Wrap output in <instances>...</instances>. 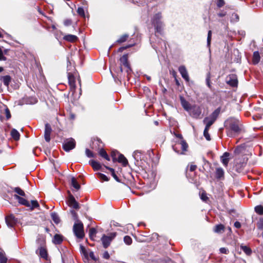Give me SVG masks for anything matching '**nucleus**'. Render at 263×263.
I'll use <instances>...</instances> for the list:
<instances>
[{"label": "nucleus", "instance_id": "1a4fd4ad", "mask_svg": "<svg viewBox=\"0 0 263 263\" xmlns=\"http://www.w3.org/2000/svg\"><path fill=\"white\" fill-rule=\"evenodd\" d=\"M226 82L228 84L232 87L237 86L238 81L236 75L235 74H229L226 78Z\"/></svg>", "mask_w": 263, "mask_h": 263}, {"label": "nucleus", "instance_id": "a18cd8bd", "mask_svg": "<svg viewBox=\"0 0 263 263\" xmlns=\"http://www.w3.org/2000/svg\"><path fill=\"white\" fill-rule=\"evenodd\" d=\"M209 130V129H208L207 128H205L204 132H203V135H204V136L205 137V139L207 140L210 141L211 140V138H210V134H209V132H208Z\"/></svg>", "mask_w": 263, "mask_h": 263}, {"label": "nucleus", "instance_id": "39448f33", "mask_svg": "<svg viewBox=\"0 0 263 263\" xmlns=\"http://www.w3.org/2000/svg\"><path fill=\"white\" fill-rule=\"evenodd\" d=\"M73 231L77 238L82 239L84 237L83 224L81 222L74 224Z\"/></svg>", "mask_w": 263, "mask_h": 263}, {"label": "nucleus", "instance_id": "e433bc0d", "mask_svg": "<svg viewBox=\"0 0 263 263\" xmlns=\"http://www.w3.org/2000/svg\"><path fill=\"white\" fill-rule=\"evenodd\" d=\"M211 38H212V31L209 30L208 31V37H207V46L209 48H210V47ZM209 51H210V52H211L210 48H209Z\"/></svg>", "mask_w": 263, "mask_h": 263}, {"label": "nucleus", "instance_id": "412c9836", "mask_svg": "<svg viewBox=\"0 0 263 263\" xmlns=\"http://www.w3.org/2000/svg\"><path fill=\"white\" fill-rule=\"evenodd\" d=\"M180 100L181 105L183 108L185 110L189 111L192 107L190 105V104L182 97H181Z\"/></svg>", "mask_w": 263, "mask_h": 263}, {"label": "nucleus", "instance_id": "9b49d317", "mask_svg": "<svg viewBox=\"0 0 263 263\" xmlns=\"http://www.w3.org/2000/svg\"><path fill=\"white\" fill-rule=\"evenodd\" d=\"M68 205L73 209H79L80 208L79 204L78 202L76 201L74 197L70 195L67 200Z\"/></svg>", "mask_w": 263, "mask_h": 263}, {"label": "nucleus", "instance_id": "a19ab883", "mask_svg": "<svg viewBox=\"0 0 263 263\" xmlns=\"http://www.w3.org/2000/svg\"><path fill=\"white\" fill-rule=\"evenodd\" d=\"M128 34H124L123 35H122L117 41V42L118 43H123V42H124L125 41H126L127 39L128 38Z\"/></svg>", "mask_w": 263, "mask_h": 263}, {"label": "nucleus", "instance_id": "680f3d73", "mask_svg": "<svg viewBox=\"0 0 263 263\" xmlns=\"http://www.w3.org/2000/svg\"><path fill=\"white\" fill-rule=\"evenodd\" d=\"M218 2L217 6L219 7H221L224 5V3L223 0H218Z\"/></svg>", "mask_w": 263, "mask_h": 263}, {"label": "nucleus", "instance_id": "5701e85b", "mask_svg": "<svg viewBox=\"0 0 263 263\" xmlns=\"http://www.w3.org/2000/svg\"><path fill=\"white\" fill-rule=\"evenodd\" d=\"M203 122L204 124H205V128L209 129L211 126L214 123L215 121L208 117L204 119Z\"/></svg>", "mask_w": 263, "mask_h": 263}, {"label": "nucleus", "instance_id": "c756f323", "mask_svg": "<svg viewBox=\"0 0 263 263\" xmlns=\"http://www.w3.org/2000/svg\"><path fill=\"white\" fill-rule=\"evenodd\" d=\"M71 185L77 191L79 190L80 188V185L74 177H72L71 179Z\"/></svg>", "mask_w": 263, "mask_h": 263}, {"label": "nucleus", "instance_id": "f8f14e48", "mask_svg": "<svg viewBox=\"0 0 263 263\" xmlns=\"http://www.w3.org/2000/svg\"><path fill=\"white\" fill-rule=\"evenodd\" d=\"M189 111L190 112L191 115L195 118H198L201 113L200 108L196 106L192 107Z\"/></svg>", "mask_w": 263, "mask_h": 263}, {"label": "nucleus", "instance_id": "aec40b11", "mask_svg": "<svg viewBox=\"0 0 263 263\" xmlns=\"http://www.w3.org/2000/svg\"><path fill=\"white\" fill-rule=\"evenodd\" d=\"M224 170L221 167H217L216 169V177L218 179H223L224 178Z\"/></svg>", "mask_w": 263, "mask_h": 263}, {"label": "nucleus", "instance_id": "5fc2aeb1", "mask_svg": "<svg viewBox=\"0 0 263 263\" xmlns=\"http://www.w3.org/2000/svg\"><path fill=\"white\" fill-rule=\"evenodd\" d=\"M206 82L209 88H211V84H210V73H208L206 79Z\"/></svg>", "mask_w": 263, "mask_h": 263}, {"label": "nucleus", "instance_id": "dca6fc26", "mask_svg": "<svg viewBox=\"0 0 263 263\" xmlns=\"http://www.w3.org/2000/svg\"><path fill=\"white\" fill-rule=\"evenodd\" d=\"M230 154L229 153L225 152L220 157L221 161L225 167H227L228 165L230 160Z\"/></svg>", "mask_w": 263, "mask_h": 263}, {"label": "nucleus", "instance_id": "f257e3e1", "mask_svg": "<svg viewBox=\"0 0 263 263\" xmlns=\"http://www.w3.org/2000/svg\"><path fill=\"white\" fill-rule=\"evenodd\" d=\"M227 135L231 138L238 136L242 130V126L239 121L233 118L228 119L224 122Z\"/></svg>", "mask_w": 263, "mask_h": 263}, {"label": "nucleus", "instance_id": "72a5a7b5", "mask_svg": "<svg viewBox=\"0 0 263 263\" xmlns=\"http://www.w3.org/2000/svg\"><path fill=\"white\" fill-rule=\"evenodd\" d=\"M224 227L222 224H217L215 227L214 232L216 233H221L224 231Z\"/></svg>", "mask_w": 263, "mask_h": 263}, {"label": "nucleus", "instance_id": "4be33fe9", "mask_svg": "<svg viewBox=\"0 0 263 263\" xmlns=\"http://www.w3.org/2000/svg\"><path fill=\"white\" fill-rule=\"evenodd\" d=\"M63 236L59 234H55L52 240L53 243L55 245H59L63 241Z\"/></svg>", "mask_w": 263, "mask_h": 263}, {"label": "nucleus", "instance_id": "2eb2a0df", "mask_svg": "<svg viewBox=\"0 0 263 263\" xmlns=\"http://www.w3.org/2000/svg\"><path fill=\"white\" fill-rule=\"evenodd\" d=\"M36 253H39L40 256L46 260H48V255L47 253V251L46 249L43 247H41L39 248V249L36 251Z\"/></svg>", "mask_w": 263, "mask_h": 263}, {"label": "nucleus", "instance_id": "6e6d98bb", "mask_svg": "<svg viewBox=\"0 0 263 263\" xmlns=\"http://www.w3.org/2000/svg\"><path fill=\"white\" fill-rule=\"evenodd\" d=\"M200 198L204 201H206V200L208 199V198L206 196V194L205 193H202L201 194Z\"/></svg>", "mask_w": 263, "mask_h": 263}, {"label": "nucleus", "instance_id": "423d86ee", "mask_svg": "<svg viewBox=\"0 0 263 263\" xmlns=\"http://www.w3.org/2000/svg\"><path fill=\"white\" fill-rule=\"evenodd\" d=\"M116 236V233H111L108 235L104 234L102 238L101 241L103 246L104 248H107L110 245L111 241L115 238Z\"/></svg>", "mask_w": 263, "mask_h": 263}, {"label": "nucleus", "instance_id": "4d7b16f0", "mask_svg": "<svg viewBox=\"0 0 263 263\" xmlns=\"http://www.w3.org/2000/svg\"><path fill=\"white\" fill-rule=\"evenodd\" d=\"M71 20L70 19H67L66 20L64 21V24L65 26H69L71 24Z\"/></svg>", "mask_w": 263, "mask_h": 263}, {"label": "nucleus", "instance_id": "13d9d810", "mask_svg": "<svg viewBox=\"0 0 263 263\" xmlns=\"http://www.w3.org/2000/svg\"><path fill=\"white\" fill-rule=\"evenodd\" d=\"M6 58L3 55L2 50L0 48V61H5V60H6Z\"/></svg>", "mask_w": 263, "mask_h": 263}, {"label": "nucleus", "instance_id": "bb28decb", "mask_svg": "<svg viewBox=\"0 0 263 263\" xmlns=\"http://www.w3.org/2000/svg\"><path fill=\"white\" fill-rule=\"evenodd\" d=\"M11 189L13 192H14L16 193L15 195H17L18 196L20 195L22 197L25 196V192L20 187H11Z\"/></svg>", "mask_w": 263, "mask_h": 263}, {"label": "nucleus", "instance_id": "cd10ccee", "mask_svg": "<svg viewBox=\"0 0 263 263\" xmlns=\"http://www.w3.org/2000/svg\"><path fill=\"white\" fill-rule=\"evenodd\" d=\"M220 111V108H218L214 110V112H213L211 115H210L208 117L212 119V120L216 121V119L217 118L219 113Z\"/></svg>", "mask_w": 263, "mask_h": 263}, {"label": "nucleus", "instance_id": "a878e982", "mask_svg": "<svg viewBox=\"0 0 263 263\" xmlns=\"http://www.w3.org/2000/svg\"><path fill=\"white\" fill-rule=\"evenodd\" d=\"M0 80L3 81L4 84L6 86L8 87L10 84L11 78L10 76L7 75V76L2 77L0 79Z\"/></svg>", "mask_w": 263, "mask_h": 263}, {"label": "nucleus", "instance_id": "3c124183", "mask_svg": "<svg viewBox=\"0 0 263 263\" xmlns=\"http://www.w3.org/2000/svg\"><path fill=\"white\" fill-rule=\"evenodd\" d=\"M85 153L86 156L89 158H92L95 157L93 153L88 148L86 149Z\"/></svg>", "mask_w": 263, "mask_h": 263}, {"label": "nucleus", "instance_id": "7c9ffc66", "mask_svg": "<svg viewBox=\"0 0 263 263\" xmlns=\"http://www.w3.org/2000/svg\"><path fill=\"white\" fill-rule=\"evenodd\" d=\"M29 206L27 207L29 208L31 211L33 210L35 208H37L40 206L37 200H31V202H29Z\"/></svg>", "mask_w": 263, "mask_h": 263}, {"label": "nucleus", "instance_id": "bf43d9fd", "mask_svg": "<svg viewBox=\"0 0 263 263\" xmlns=\"http://www.w3.org/2000/svg\"><path fill=\"white\" fill-rule=\"evenodd\" d=\"M6 116L7 119H9L11 117V114L10 111L8 108L5 109Z\"/></svg>", "mask_w": 263, "mask_h": 263}, {"label": "nucleus", "instance_id": "774afa93", "mask_svg": "<svg viewBox=\"0 0 263 263\" xmlns=\"http://www.w3.org/2000/svg\"><path fill=\"white\" fill-rule=\"evenodd\" d=\"M196 167H197L196 165H191L190 166V170L191 171L193 172V171H195L196 170Z\"/></svg>", "mask_w": 263, "mask_h": 263}, {"label": "nucleus", "instance_id": "603ef678", "mask_svg": "<svg viewBox=\"0 0 263 263\" xmlns=\"http://www.w3.org/2000/svg\"><path fill=\"white\" fill-rule=\"evenodd\" d=\"M88 257H89L93 260H97V259L95 257L94 253L92 251H90L88 253Z\"/></svg>", "mask_w": 263, "mask_h": 263}, {"label": "nucleus", "instance_id": "f3484780", "mask_svg": "<svg viewBox=\"0 0 263 263\" xmlns=\"http://www.w3.org/2000/svg\"><path fill=\"white\" fill-rule=\"evenodd\" d=\"M68 82L70 86L74 88L76 87V81L74 76L72 72H68Z\"/></svg>", "mask_w": 263, "mask_h": 263}, {"label": "nucleus", "instance_id": "6ab92c4d", "mask_svg": "<svg viewBox=\"0 0 263 263\" xmlns=\"http://www.w3.org/2000/svg\"><path fill=\"white\" fill-rule=\"evenodd\" d=\"M22 101L23 103L26 104H34L37 102V100L36 98L31 97L23 98Z\"/></svg>", "mask_w": 263, "mask_h": 263}, {"label": "nucleus", "instance_id": "c03bdc74", "mask_svg": "<svg viewBox=\"0 0 263 263\" xmlns=\"http://www.w3.org/2000/svg\"><path fill=\"white\" fill-rule=\"evenodd\" d=\"M97 233V230L94 228H91L89 230V235L91 238H92L93 237H95L96 236V234Z\"/></svg>", "mask_w": 263, "mask_h": 263}, {"label": "nucleus", "instance_id": "f704fd0d", "mask_svg": "<svg viewBox=\"0 0 263 263\" xmlns=\"http://www.w3.org/2000/svg\"><path fill=\"white\" fill-rule=\"evenodd\" d=\"M99 153V155L101 157H102L103 158H104L106 160H107L108 161H109L110 160L108 155H107V154L106 153V152H105V151L104 149H101L100 150Z\"/></svg>", "mask_w": 263, "mask_h": 263}, {"label": "nucleus", "instance_id": "7ed1b4c3", "mask_svg": "<svg viewBox=\"0 0 263 263\" xmlns=\"http://www.w3.org/2000/svg\"><path fill=\"white\" fill-rule=\"evenodd\" d=\"M173 148L176 153L183 154L184 152L187 151L188 144L184 140L182 139L177 142L175 145L173 146Z\"/></svg>", "mask_w": 263, "mask_h": 263}, {"label": "nucleus", "instance_id": "a211bd4d", "mask_svg": "<svg viewBox=\"0 0 263 263\" xmlns=\"http://www.w3.org/2000/svg\"><path fill=\"white\" fill-rule=\"evenodd\" d=\"M14 198L17 200L18 203L22 205L26 206H29V202L25 198L18 196L17 195H14Z\"/></svg>", "mask_w": 263, "mask_h": 263}, {"label": "nucleus", "instance_id": "c85d7f7f", "mask_svg": "<svg viewBox=\"0 0 263 263\" xmlns=\"http://www.w3.org/2000/svg\"><path fill=\"white\" fill-rule=\"evenodd\" d=\"M260 57L259 52L258 51H255L253 53V60H252L253 63L255 65L258 64L260 61Z\"/></svg>", "mask_w": 263, "mask_h": 263}, {"label": "nucleus", "instance_id": "0eeeda50", "mask_svg": "<svg viewBox=\"0 0 263 263\" xmlns=\"http://www.w3.org/2000/svg\"><path fill=\"white\" fill-rule=\"evenodd\" d=\"M121 62V67H120V71L122 72L123 71V66H124L126 69V71L127 74H128L132 70L131 68L129 67V65L128 63V55L127 54H124L120 59Z\"/></svg>", "mask_w": 263, "mask_h": 263}, {"label": "nucleus", "instance_id": "864d4df0", "mask_svg": "<svg viewBox=\"0 0 263 263\" xmlns=\"http://www.w3.org/2000/svg\"><path fill=\"white\" fill-rule=\"evenodd\" d=\"M219 251L221 253L227 254L229 253V250L226 248H221L219 249Z\"/></svg>", "mask_w": 263, "mask_h": 263}, {"label": "nucleus", "instance_id": "4c0bfd02", "mask_svg": "<svg viewBox=\"0 0 263 263\" xmlns=\"http://www.w3.org/2000/svg\"><path fill=\"white\" fill-rule=\"evenodd\" d=\"M255 211L256 213L259 215L263 214V206L262 205H257L255 207Z\"/></svg>", "mask_w": 263, "mask_h": 263}, {"label": "nucleus", "instance_id": "393cba45", "mask_svg": "<svg viewBox=\"0 0 263 263\" xmlns=\"http://www.w3.org/2000/svg\"><path fill=\"white\" fill-rule=\"evenodd\" d=\"M89 163L95 171L99 170L101 168V165L100 163L95 160H90Z\"/></svg>", "mask_w": 263, "mask_h": 263}, {"label": "nucleus", "instance_id": "0e129e2a", "mask_svg": "<svg viewBox=\"0 0 263 263\" xmlns=\"http://www.w3.org/2000/svg\"><path fill=\"white\" fill-rule=\"evenodd\" d=\"M258 227L260 229H263V219H260L258 223Z\"/></svg>", "mask_w": 263, "mask_h": 263}, {"label": "nucleus", "instance_id": "69168bd1", "mask_svg": "<svg viewBox=\"0 0 263 263\" xmlns=\"http://www.w3.org/2000/svg\"><path fill=\"white\" fill-rule=\"evenodd\" d=\"M234 226L235 228H237V229H239L241 227V224L238 221H236L235 223H234Z\"/></svg>", "mask_w": 263, "mask_h": 263}, {"label": "nucleus", "instance_id": "b1692460", "mask_svg": "<svg viewBox=\"0 0 263 263\" xmlns=\"http://www.w3.org/2000/svg\"><path fill=\"white\" fill-rule=\"evenodd\" d=\"M64 40L65 41L74 42L78 40V37L76 35L72 34H67L63 37Z\"/></svg>", "mask_w": 263, "mask_h": 263}, {"label": "nucleus", "instance_id": "6e6552de", "mask_svg": "<svg viewBox=\"0 0 263 263\" xmlns=\"http://www.w3.org/2000/svg\"><path fill=\"white\" fill-rule=\"evenodd\" d=\"M76 146V142L75 140L72 139H66L63 145V149L66 152H69L70 150L73 149Z\"/></svg>", "mask_w": 263, "mask_h": 263}, {"label": "nucleus", "instance_id": "c9c22d12", "mask_svg": "<svg viewBox=\"0 0 263 263\" xmlns=\"http://www.w3.org/2000/svg\"><path fill=\"white\" fill-rule=\"evenodd\" d=\"M51 218L52 220L57 224L59 223L60 221V218L58 215L55 213H51Z\"/></svg>", "mask_w": 263, "mask_h": 263}, {"label": "nucleus", "instance_id": "4468645a", "mask_svg": "<svg viewBox=\"0 0 263 263\" xmlns=\"http://www.w3.org/2000/svg\"><path fill=\"white\" fill-rule=\"evenodd\" d=\"M51 128L48 123L45 124V128L44 132V138L46 142H49L50 140V134L51 132Z\"/></svg>", "mask_w": 263, "mask_h": 263}, {"label": "nucleus", "instance_id": "37998d69", "mask_svg": "<svg viewBox=\"0 0 263 263\" xmlns=\"http://www.w3.org/2000/svg\"><path fill=\"white\" fill-rule=\"evenodd\" d=\"M124 242L127 245H130L132 243V239L129 236H125L124 237Z\"/></svg>", "mask_w": 263, "mask_h": 263}, {"label": "nucleus", "instance_id": "de8ad7c7", "mask_svg": "<svg viewBox=\"0 0 263 263\" xmlns=\"http://www.w3.org/2000/svg\"><path fill=\"white\" fill-rule=\"evenodd\" d=\"M70 212L72 215L73 219L76 221H78V216L77 213L73 210H71L70 211Z\"/></svg>", "mask_w": 263, "mask_h": 263}, {"label": "nucleus", "instance_id": "052dcab7", "mask_svg": "<svg viewBox=\"0 0 263 263\" xmlns=\"http://www.w3.org/2000/svg\"><path fill=\"white\" fill-rule=\"evenodd\" d=\"M110 255L107 251H105L103 254V257L105 259H109Z\"/></svg>", "mask_w": 263, "mask_h": 263}, {"label": "nucleus", "instance_id": "58836bf2", "mask_svg": "<svg viewBox=\"0 0 263 263\" xmlns=\"http://www.w3.org/2000/svg\"><path fill=\"white\" fill-rule=\"evenodd\" d=\"M80 249L81 252L83 254L84 256H85V258L88 260V253L87 252V251L86 250L84 247L83 246H80Z\"/></svg>", "mask_w": 263, "mask_h": 263}, {"label": "nucleus", "instance_id": "ea45409f", "mask_svg": "<svg viewBox=\"0 0 263 263\" xmlns=\"http://www.w3.org/2000/svg\"><path fill=\"white\" fill-rule=\"evenodd\" d=\"M239 21V16L237 14L233 13L231 17V22H237Z\"/></svg>", "mask_w": 263, "mask_h": 263}, {"label": "nucleus", "instance_id": "49530a36", "mask_svg": "<svg viewBox=\"0 0 263 263\" xmlns=\"http://www.w3.org/2000/svg\"><path fill=\"white\" fill-rule=\"evenodd\" d=\"M7 258L4 255L3 253L0 252V262L7 263Z\"/></svg>", "mask_w": 263, "mask_h": 263}, {"label": "nucleus", "instance_id": "473e14b6", "mask_svg": "<svg viewBox=\"0 0 263 263\" xmlns=\"http://www.w3.org/2000/svg\"><path fill=\"white\" fill-rule=\"evenodd\" d=\"M12 137L15 140H17L20 138V134L17 130L13 129L11 132Z\"/></svg>", "mask_w": 263, "mask_h": 263}, {"label": "nucleus", "instance_id": "09e8293b", "mask_svg": "<svg viewBox=\"0 0 263 263\" xmlns=\"http://www.w3.org/2000/svg\"><path fill=\"white\" fill-rule=\"evenodd\" d=\"M78 13L82 17H85V12L82 7H79L77 10Z\"/></svg>", "mask_w": 263, "mask_h": 263}, {"label": "nucleus", "instance_id": "9d476101", "mask_svg": "<svg viewBox=\"0 0 263 263\" xmlns=\"http://www.w3.org/2000/svg\"><path fill=\"white\" fill-rule=\"evenodd\" d=\"M17 221V219L13 215H10L6 217V222L9 228H13Z\"/></svg>", "mask_w": 263, "mask_h": 263}, {"label": "nucleus", "instance_id": "f03ea898", "mask_svg": "<svg viewBox=\"0 0 263 263\" xmlns=\"http://www.w3.org/2000/svg\"><path fill=\"white\" fill-rule=\"evenodd\" d=\"M161 14L158 13L154 15L152 20V24L155 27L156 32L160 34L162 33L163 29V24L161 21Z\"/></svg>", "mask_w": 263, "mask_h": 263}, {"label": "nucleus", "instance_id": "e2e57ef3", "mask_svg": "<svg viewBox=\"0 0 263 263\" xmlns=\"http://www.w3.org/2000/svg\"><path fill=\"white\" fill-rule=\"evenodd\" d=\"M111 175L117 182H120V180L119 179V177L117 176V175L115 174V172L112 173Z\"/></svg>", "mask_w": 263, "mask_h": 263}, {"label": "nucleus", "instance_id": "2f4dec72", "mask_svg": "<svg viewBox=\"0 0 263 263\" xmlns=\"http://www.w3.org/2000/svg\"><path fill=\"white\" fill-rule=\"evenodd\" d=\"M240 249L247 255H250L252 254V250H251V249L249 247L247 246H244V245H241L240 246Z\"/></svg>", "mask_w": 263, "mask_h": 263}, {"label": "nucleus", "instance_id": "338daca9", "mask_svg": "<svg viewBox=\"0 0 263 263\" xmlns=\"http://www.w3.org/2000/svg\"><path fill=\"white\" fill-rule=\"evenodd\" d=\"M132 46V45H129L128 46H126V47H120V48H119L118 49V51L119 52H122L124 49H126L128 47H129Z\"/></svg>", "mask_w": 263, "mask_h": 263}, {"label": "nucleus", "instance_id": "20e7f679", "mask_svg": "<svg viewBox=\"0 0 263 263\" xmlns=\"http://www.w3.org/2000/svg\"><path fill=\"white\" fill-rule=\"evenodd\" d=\"M111 156L112 158L113 161H117L119 163L122 164L123 166H126L128 164V161L123 155L120 154L116 151L111 152Z\"/></svg>", "mask_w": 263, "mask_h": 263}, {"label": "nucleus", "instance_id": "ddd939ff", "mask_svg": "<svg viewBox=\"0 0 263 263\" xmlns=\"http://www.w3.org/2000/svg\"><path fill=\"white\" fill-rule=\"evenodd\" d=\"M178 70L181 74L182 77L186 81L189 82L190 80L189 76L187 70L184 66H180Z\"/></svg>", "mask_w": 263, "mask_h": 263}, {"label": "nucleus", "instance_id": "79ce46f5", "mask_svg": "<svg viewBox=\"0 0 263 263\" xmlns=\"http://www.w3.org/2000/svg\"><path fill=\"white\" fill-rule=\"evenodd\" d=\"M97 175L98 176V177L100 179H101L103 181H109V178L105 175L102 174L101 173H97Z\"/></svg>", "mask_w": 263, "mask_h": 263}, {"label": "nucleus", "instance_id": "8fccbe9b", "mask_svg": "<svg viewBox=\"0 0 263 263\" xmlns=\"http://www.w3.org/2000/svg\"><path fill=\"white\" fill-rule=\"evenodd\" d=\"M74 70V68L72 66L71 63L68 60L67 69V72H72L73 70Z\"/></svg>", "mask_w": 263, "mask_h": 263}]
</instances>
